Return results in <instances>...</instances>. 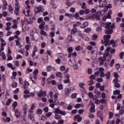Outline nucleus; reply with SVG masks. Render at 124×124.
<instances>
[{
    "label": "nucleus",
    "mask_w": 124,
    "mask_h": 124,
    "mask_svg": "<svg viewBox=\"0 0 124 124\" xmlns=\"http://www.w3.org/2000/svg\"><path fill=\"white\" fill-rule=\"evenodd\" d=\"M14 64L16 65V66H19L20 64H19L18 61H16L14 62Z\"/></svg>",
    "instance_id": "13d9d810"
},
{
    "label": "nucleus",
    "mask_w": 124,
    "mask_h": 124,
    "mask_svg": "<svg viewBox=\"0 0 124 124\" xmlns=\"http://www.w3.org/2000/svg\"><path fill=\"white\" fill-rule=\"evenodd\" d=\"M89 118H90V119H93V118H94V115L93 113H90Z\"/></svg>",
    "instance_id": "603ef678"
},
{
    "label": "nucleus",
    "mask_w": 124,
    "mask_h": 124,
    "mask_svg": "<svg viewBox=\"0 0 124 124\" xmlns=\"http://www.w3.org/2000/svg\"><path fill=\"white\" fill-rule=\"evenodd\" d=\"M44 26H45V22L43 21L42 22L41 25L39 26V28L40 29V30H44L45 28Z\"/></svg>",
    "instance_id": "2eb2a0df"
},
{
    "label": "nucleus",
    "mask_w": 124,
    "mask_h": 124,
    "mask_svg": "<svg viewBox=\"0 0 124 124\" xmlns=\"http://www.w3.org/2000/svg\"><path fill=\"white\" fill-rule=\"evenodd\" d=\"M30 36L31 40L37 41L39 37V34H38L37 32H36V33L34 34V32L33 31H32L30 32Z\"/></svg>",
    "instance_id": "7ed1b4c3"
},
{
    "label": "nucleus",
    "mask_w": 124,
    "mask_h": 124,
    "mask_svg": "<svg viewBox=\"0 0 124 124\" xmlns=\"http://www.w3.org/2000/svg\"><path fill=\"white\" fill-rule=\"evenodd\" d=\"M89 79H90V80H94L95 79V76H94V75H92L90 77H89Z\"/></svg>",
    "instance_id": "58836bf2"
},
{
    "label": "nucleus",
    "mask_w": 124,
    "mask_h": 124,
    "mask_svg": "<svg viewBox=\"0 0 124 124\" xmlns=\"http://www.w3.org/2000/svg\"><path fill=\"white\" fill-rule=\"evenodd\" d=\"M37 112L38 114H39V115H41L42 114V112H43V111L42 110V109L39 108L37 109Z\"/></svg>",
    "instance_id": "c9c22d12"
},
{
    "label": "nucleus",
    "mask_w": 124,
    "mask_h": 124,
    "mask_svg": "<svg viewBox=\"0 0 124 124\" xmlns=\"http://www.w3.org/2000/svg\"><path fill=\"white\" fill-rule=\"evenodd\" d=\"M115 63V60L113 59L109 64V66H110L111 67H112V66H113V65H114V64Z\"/></svg>",
    "instance_id": "f704fd0d"
},
{
    "label": "nucleus",
    "mask_w": 124,
    "mask_h": 124,
    "mask_svg": "<svg viewBox=\"0 0 124 124\" xmlns=\"http://www.w3.org/2000/svg\"><path fill=\"white\" fill-rule=\"evenodd\" d=\"M95 104H100V101L97 99L94 101Z\"/></svg>",
    "instance_id": "680f3d73"
},
{
    "label": "nucleus",
    "mask_w": 124,
    "mask_h": 124,
    "mask_svg": "<svg viewBox=\"0 0 124 124\" xmlns=\"http://www.w3.org/2000/svg\"><path fill=\"white\" fill-rule=\"evenodd\" d=\"M56 75L57 77H59V78H62V73L61 72H57Z\"/></svg>",
    "instance_id": "f3484780"
},
{
    "label": "nucleus",
    "mask_w": 124,
    "mask_h": 124,
    "mask_svg": "<svg viewBox=\"0 0 124 124\" xmlns=\"http://www.w3.org/2000/svg\"><path fill=\"white\" fill-rule=\"evenodd\" d=\"M55 112L56 114H60V115H62L63 116L66 115V112L65 111L61 110V109L59 108H56Z\"/></svg>",
    "instance_id": "423d86ee"
},
{
    "label": "nucleus",
    "mask_w": 124,
    "mask_h": 124,
    "mask_svg": "<svg viewBox=\"0 0 124 124\" xmlns=\"http://www.w3.org/2000/svg\"><path fill=\"white\" fill-rule=\"evenodd\" d=\"M15 113V115L16 118H20V116H21V113L20 111H19V110H18V109L16 110Z\"/></svg>",
    "instance_id": "ddd939ff"
},
{
    "label": "nucleus",
    "mask_w": 124,
    "mask_h": 124,
    "mask_svg": "<svg viewBox=\"0 0 124 124\" xmlns=\"http://www.w3.org/2000/svg\"><path fill=\"white\" fill-rule=\"evenodd\" d=\"M67 39L69 41H70V42H72V41H73V40H72V36L71 35H68Z\"/></svg>",
    "instance_id": "7c9ffc66"
},
{
    "label": "nucleus",
    "mask_w": 124,
    "mask_h": 124,
    "mask_svg": "<svg viewBox=\"0 0 124 124\" xmlns=\"http://www.w3.org/2000/svg\"><path fill=\"white\" fill-rule=\"evenodd\" d=\"M109 55H110V52L109 51H106L103 55V58H104V59H105L106 60L107 57H108Z\"/></svg>",
    "instance_id": "6ab92c4d"
},
{
    "label": "nucleus",
    "mask_w": 124,
    "mask_h": 124,
    "mask_svg": "<svg viewBox=\"0 0 124 124\" xmlns=\"http://www.w3.org/2000/svg\"><path fill=\"white\" fill-rule=\"evenodd\" d=\"M52 112H48V113H46V117H47V118H49V117H51V116L52 115Z\"/></svg>",
    "instance_id": "864d4df0"
},
{
    "label": "nucleus",
    "mask_w": 124,
    "mask_h": 124,
    "mask_svg": "<svg viewBox=\"0 0 124 124\" xmlns=\"http://www.w3.org/2000/svg\"><path fill=\"white\" fill-rule=\"evenodd\" d=\"M33 74L34 75H36L38 74V69H36L35 70V71H33Z\"/></svg>",
    "instance_id": "052dcab7"
},
{
    "label": "nucleus",
    "mask_w": 124,
    "mask_h": 124,
    "mask_svg": "<svg viewBox=\"0 0 124 124\" xmlns=\"http://www.w3.org/2000/svg\"><path fill=\"white\" fill-rule=\"evenodd\" d=\"M8 10L10 12H11L12 11H13V10H14L13 8L12 7V5H11V4H9Z\"/></svg>",
    "instance_id": "cd10ccee"
},
{
    "label": "nucleus",
    "mask_w": 124,
    "mask_h": 124,
    "mask_svg": "<svg viewBox=\"0 0 124 124\" xmlns=\"http://www.w3.org/2000/svg\"><path fill=\"white\" fill-rule=\"evenodd\" d=\"M109 119H112V118H113V112L109 111Z\"/></svg>",
    "instance_id": "49530a36"
},
{
    "label": "nucleus",
    "mask_w": 124,
    "mask_h": 124,
    "mask_svg": "<svg viewBox=\"0 0 124 124\" xmlns=\"http://www.w3.org/2000/svg\"><path fill=\"white\" fill-rule=\"evenodd\" d=\"M29 111L30 112V114H29V118L31 119V121H33L34 120V118L32 116V112L31 109L29 110Z\"/></svg>",
    "instance_id": "a211bd4d"
},
{
    "label": "nucleus",
    "mask_w": 124,
    "mask_h": 124,
    "mask_svg": "<svg viewBox=\"0 0 124 124\" xmlns=\"http://www.w3.org/2000/svg\"><path fill=\"white\" fill-rule=\"evenodd\" d=\"M98 37V36H97V35L93 34L92 36V40H93V41H95V40L97 39Z\"/></svg>",
    "instance_id": "412c9836"
},
{
    "label": "nucleus",
    "mask_w": 124,
    "mask_h": 124,
    "mask_svg": "<svg viewBox=\"0 0 124 124\" xmlns=\"http://www.w3.org/2000/svg\"><path fill=\"white\" fill-rule=\"evenodd\" d=\"M40 12H43V8L42 7L38 6L35 8V14L40 13Z\"/></svg>",
    "instance_id": "6e6552de"
},
{
    "label": "nucleus",
    "mask_w": 124,
    "mask_h": 124,
    "mask_svg": "<svg viewBox=\"0 0 124 124\" xmlns=\"http://www.w3.org/2000/svg\"><path fill=\"white\" fill-rule=\"evenodd\" d=\"M55 119L56 120H61V119H62V116H61V115L56 114Z\"/></svg>",
    "instance_id": "473e14b6"
},
{
    "label": "nucleus",
    "mask_w": 124,
    "mask_h": 124,
    "mask_svg": "<svg viewBox=\"0 0 124 124\" xmlns=\"http://www.w3.org/2000/svg\"><path fill=\"white\" fill-rule=\"evenodd\" d=\"M100 77H105V74L103 72H101L100 75Z\"/></svg>",
    "instance_id": "0e129e2a"
},
{
    "label": "nucleus",
    "mask_w": 124,
    "mask_h": 124,
    "mask_svg": "<svg viewBox=\"0 0 124 124\" xmlns=\"http://www.w3.org/2000/svg\"><path fill=\"white\" fill-rule=\"evenodd\" d=\"M70 79L67 78V79H65V80H64V83L65 84H67V83H70Z\"/></svg>",
    "instance_id": "3c124183"
},
{
    "label": "nucleus",
    "mask_w": 124,
    "mask_h": 124,
    "mask_svg": "<svg viewBox=\"0 0 124 124\" xmlns=\"http://www.w3.org/2000/svg\"><path fill=\"white\" fill-rule=\"evenodd\" d=\"M105 76H106V78L107 79V80H109V79H110V78H111V73H110V72H108L105 74Z\"/></svg>",
    "instance_id": "dca6fc26"
},
{
    "label": "nucleus",
    "mask_w": 124,
    "mask_h": 124,
    "mask_svg": "<svg viewBox=\"0 0 124 124\" xmlns=\"http://www.w3.org/2000/svg\"><path fill=\"white\" fill-rule=\"evenodd\" d=\"M44 20L46 21V22H48V21H50V17H49V16H46L44 17Z\"/></svg>",
    "instance_id": "a18cd8bd"
},
{
    "label": "nucleus",
    "mask_w": 124,
    "mask_h": 124,
    "mask_svg": "<svg viewBox=\"0 0 124 124\" xmlns=\"http://www.w3.org/2000/svg\"><path fill=\"white\" fill-rule=\"evenodd\" d=\"M7 66L8 67H10V68H11V69H13V70H14L16 68L15 66H14V67L12 66V63H8Z\"/></svg>",
    "instance_id": "4be33fe9"
},
{
    "label": "nucleus",
    "mask_w": 124,
    "mask_h": 124,
    "mask_svg": "<svg viewBox=\"0 0 124 124\" xmlns=\"http://www.w3.org/2000/svg\"><path fill=\"white\" fill-rule=\"evenodd\" d=\"M55 62H56V63H57L58 64H61V59H60V58L57 59L55 61Z\"/></svg>",
    "instance_id": "37998d69"
},
{
    "label": "nucleus",
    "mask_w": 124,
    "mask_h": 124,
    "mask_svg": "<svg viewBox=\"0 0 124 124\" xmlns=\"http://www.w3.org/2000/svg\"><path fill=\"white\" fill-rule=\"evenodd\" d=\"M84 112V109H79L78 110V114H83V113Z\"/></svg>",
    "instance_id": "69168bd1"
},
{
    "label": "nucleus",
    "mask_w": 124,
    "mask_h": 124,
    "mask_svg": "<svg viewBox=\"0 0 124 124\" xmlns=\"http://www.w3.org/2000/svg\"><path fill=\"white\" fill-rule=\"evenodd\" d=\"M81 8L82 9H86V3L83 2L81 5Z\"/></svg>",
    "instance_id": "09e8293b"
},
{
    "label": "nucleus",
    "mask_w": 124,
    "mask_h": 124,
    "mask_svg": "<svg viewBox=\"0 0 124 124\" xmlns=\"http://www.w3.org/2000/svg\"><path fill=\"white\" fill-rule=\"evenodd\" d=\"M88 25H89V23L86 21L82 24V25L80 26V28L81 29H85V28H86V27H88Z\"/></svg>",
    "instance_id": "4468645a"
},
{
    "label": "nucleus",
    "mask_w": 124,
    "mask_h": 124,
    "mask_svg": "<svg viewBox=\"0 0 124 124\" xmlns=\"http://www.w3.org/2000/svg\"><path fill=\"white\" fill-rule=\"evenodd\" d=\"M12 87H13L14 88H16V87H17V82H14V83H13L12 84Z\"/></svg>",
    "instance_id": "6e6d98bb"
},
{
    "label": "nucleus",
    "mask_w": 124,
    "mask_h": 124,
    "mask_svg": "<svg viewBox=\"0 0 124 124\" xmlns=\"http://www.w3.org/2000/svg\"><path fill=\"white\" fill-rule=\"evenodd\" d=\"M120 93H121V91L120 90H117L113 91V94H114V95L120 94Z\"/></svg>",
    "instance_id": "b1692460"
},
{
    "label": "nucleus",
    "mask_w": 124,
    "mask_h": 124,
    "mask_svg": "<svg viewBox=\"0 0 124 124\" xmlns=\"http://www.w3.org/2000/svg\"><path fill=\"white\" fill-rule=\"evenodd\" d=\"M60 69L61 71H64L65 67L64 66H61L60 68Z\"/></svg>",
    "instance_id": "de8ad7c7"
},
{
    "label": "nucleus",
    "mask_w": 124,
    "mask_h": 124,
    "mask_svg": "<svg viewBox=\"0 0 124 124\" xmlns=\"http://www.w3.org/2000/svg\"><path fill=\"white\" fill-rule=\"evenodd\" d=\"M77 31V28H74L71 31V34H75Z\"/></svg>",
    "instance_id": "aec40b11"
},
{
    "label": "nucleus",
    "mask_w": 124,
    "mask_h": 124,
    "mask_svg": "<svg viewBox=\"0 0 124 124\" xmlns=\"http://www.w3.org/2000/svg\"><path fill=\"white\" fill-rule=\"evenodd\" d=\"M40 31V34H41V35L47 36V33L46 32H45L44 30H41Z\"/></svg>",
    "instance_id": "5701e85b"
},
{
    "label": "nucleus",
    "mask_w": 124,
    "mask_h": 124,
    "mask_svg": "<svg viewBox=\"0 0 124 124\" xmlns=\"http://www.w3.org/2000/svg\"><path fill=\"white\" fill-rule=\"evenodd\" d=\"M99 7H105L107 5V1L106 0H102V2L99 3Z\"/></svg>",
    "instance_id": "1a4fd4ad"
},
{
    "label": "nucleus",
    "mask_w": 124,
    "mask_h": 124,
    "mask_svg": "<svg viewBox=\"0 0 124 124\" xmlns=\"http://www.w3.org/2000/svg\"><path fill=\"white\" fill-rule=\"evenodd\" d=\"M94 84V82L93 81V80H91L90 81V83L88 84V86H93Z\"/></svg>",
    "instance_id": "a19ab883"
},
{
    "label": "nucleus",
    "mask_w": 124,
    "mask_h": 124,
    "mask_svg": "<svg viewBox=\"0 0 124 124\" xmlns=\"http://www.w3.org/2000/svg\"><path fill=\"white\" fill-rule=\"evenodd\" d=\"M65 16H66L67 17H69V18H72V17H73V16H72V15L69 14L68 13H66L65 14Z\"/></svg>",
    "instance_id": "79ce46f5"
},
{
    "label": "nucleus",
    "mask_w": 124,
    "mask_h": 124,
    "mask_svg": "<svg viewBox=\"0 0 124 124\" xmlns=\"http://www.w3.org/2000/svg\"><path fill=\"white\" fill-rule=\"evenodd\" d=\"M124 107H122L121 109L119 111L120 115H124Z\"/></svg>",
    "instance_id": "a878e982"
},
{
    "label": "nucleus",
    "mask_w": 124,
    "mask_h": 124,
    "mask_svg": "<svg viewBox=\"0 0 124 124\" xmlns=\"http://www.w3.org/2000/svg\"><path fill=\"white\" fill-rule=\"evenodd\" d=\"M1 57H2V60H4V61H5V60H6V56L5 55L4 52H2Z\"/></svg>",
    "instance_id": "bb28decb"
},
{
    "label": "nucleus",
    "mask_w": 124,
    "mask_h": 124,
    "mask_svg": "<svg viewBox=\"0 0 124 124\" xmlns=\"http://www.w3.org/2000/svg\"><path fill=\"white\" fill-rule=\"evenodd\" d=\"M83 86H85V84H84V83H83V82L79 83V87H80V88H81V89H84V87H83Z\"/></svg>",
    "instance_id": "e433bc0d"
},
{
    "label": "nucleus",
    "mask_w": 124,
    "mask_h": 124,
    "mask_svg": "<svg viewBox=\"0 0 124 124\" xmlns=\"http://www.w3.org/2000/svg\"><path fill=\"white\" fill-rule=\"evenodd\" d=\"M124 52H121L119 54V57H120V59H121V60L124 59Z\"/></svg>",
    "instance_id": "2f4dec72"
},
{
    "label": "nucleus",
    "mask_w": 124,
    "mask_h": 124,
    "mask_svg": "<svg viewBox=\"0 0 124 124\" xmlns=\"http://www.w3.org/2000/svg\"><path fill=\"white\" fill-rule=\"evenodd\" d=\"M69 54H71L72 52H73V49H72V47H69L67 49Z\"/></svg>",
    "instance_id": "c756f323"
},
{
    "label": "nucleus",
    "mask_w": 124,
    "mask_h": 124,
    "mask_svg": "<svg viewBox=\"0 0 124 124\" xmlns=\"http://www.w3.org/2000/svg\"><path fill=\"white\" fill-rule=\"evenodd\" d=\"M91 31H92V30L91 29V28H86L84 30V32H87V33H89V32H91Z\"/></svg>",
    "instance_id": "c85d7f7f"
},
{
    "label": "nucleus",
    "mask_w": 124,
    "mask_h": 124,
    "mask_svg": "<svg viewBox=\"0 0 124 124\" xmlns=\"http://www.w3.org/2000/svg\"><path fill=\"white\" fill-rule=\"evenodd\" d=\"M99 61L100 62V65H103V64H104V62L106 61V59L103 57H100L99 58Z\"/></svg>",
    "instance_id": "9b49d317"
},
{
    "label": "nucleus",
    "mask_w": 124,
    "mask_h": 124,
    "mask_svg": "<svg viewBox=\"0 0 124 124\" xmlns=\"http://www.w3.org/2000/svg\"><path fill=\"white\" fill-rule=\"evenodd\" d=\"M49 57L47 53H44L43 56V60L46 63H48Z\"/></svg>",
    "instance_id": "0eeeda50"
},
{
    "label": "nucleus",
    "mask_w": 124,
    "mask_h": 124,
    "mask_svg": "<svg viewBox=\"0 0 124 124\" xmlns=\"http://www.w3.org/2000/svg\"><path fill=\"white\" fill-rule=\"evenodd\" d=\"M115 28V24L111 22H107L105 26V33L106 34H112L113 33V29Z\"/></svg>",
    "instance_id": "f03ea898"
},
{
    "label": "nucleus",
    "mask_w": 124,
    "mask_h": 124,
    "mask_svg": "<svg viewBox=\"0 0 124 124\" xmlns=\"http://www.w3.org/2000/svg\"><path fill=\"white\" fill-rule=\"evenodd\" d=\"M110 38H111V35H105L104 36V42H103V41H102L103 44H104L105 46H108V45H111V44H113V47H115V45L116 44V43H115V41L114 40H111L110 41Z\"/></svg>",
    "instance_id": "f257e3e1"
},
{
    "label": "nucleus",
    "mask_w": 124,
    "mask_h": 124,
    "mask_svg": "<svg viewBox=\"0 0 124 124\" xmlns=\"http://www.w3.org/2000/svg\"><path fill=\"white\" fill-rule=\"evenodd\" d=\"M10 103H11V99H8L6 103V105H7V106H9Z\"/></svg>",
    "instance_id": "72a5a7b5"
},
{
    "label": "nucleus",
    "mask_w": 124,
    "mask_h": 124,
    "mask_svg": "<svg viewBox=\"0 0 124 124\" xmlns=\"http://www.w3.org/2000/svg\"><path fill=\"white\" fill-rule=\"evenodd\" d=\"M95 18L96 20H97L98 21H100V16L98 15V14L97 13L95 15Z\"/></svg>",
    "instance_id": "393cba45"
},
{
    "label": "nucleus",
    "mask_w": 124,
    "mask_h": 124,
    "mask_svg": "<svg viewBox=\"0 0 124 124\" xmlns=\"http://www.w3.org/2000/svg\"><path fill=\"white\" fill-rule=\"evenodd\" d=\"M84 124H89L90 123H91V121H90V120L89 119H86L84 121Z\"/></svg>",
    "instance_id": "4c0bfd02"
},
{
    "label": "nucleus",
    "mask_w": 124,
    "mask_h": 124,
    "mask_svg": "<svg viewBox=\"0 0 124 124\" xmlns=\"http://www.w3.org/2000/svg\"><path fill=\"white\" fill-rule=\"evenodd\" d=\"M113 74L114 75L115 78H119V75L118 74V72H114Z\"/></svg>",
    "instance_id": "5fc2aeb1"
},
{
    "label": "nucleus",
    "mask_w": 124,
    "mask_h": 124,
    "mask_svg": "<svg viewBox=\"0 0 124 124\" xmlns=\"http://www.w3.org/2000/svg\"><path fill=\"white\" fill-rule=\"evenodd\" d=\"M81 49V46H78L76 47V51H80Z\"/></svg>",
    "instance_id": "338daca9"
},
{
    "label": "nucleus",
    "mask_w": 124,
    "mask_h": 124,
    "mask_svg": "<svg viewBox=\"0 0 124 124\" xmlns=\"http://www.w3.org/2000/svg\"><path fill=\"white\" fill-rule=\"evenodd\" d=\"M29 85L30 83H29V82L27 81V80H25L24 81V84H23V89H24V90L28 89V88H29Z\"/></svg>",
    "instance_id": "f8f14e48"
},
{
    "label": "nucleus",
    "mask_w": 124,
    "mask_h": 124,
    "mask_svg": "<svg viewBox=\"0 0 124 124\" xmlns=\"http://www.w3.org/2000/svg\"><path fill=\"white\" fill-rule=\"evenodd\" d=\"M74 90V87L72 88V89H71V88L70 87L69 88H66L65 89V95L64 96L65 97H66V96H67V95H69V94L70 93H71V91Z\"/></svg>",
    "instance_id": "39448f33"
},
{
    "label": "nucleus",
    "mask_w": 124,
    "mask_h": 124,
    "mask_svg": "<svg viewBox=\"0 0 124 124\" xmlns=\"http://www.w3.org/2000/svg\"><path fill=\"white\" fill-rule=\"evenodd\" d=\"M89 111L91 112V113H94L95 112V109L92 108H90Z\"/></svg>",
    "instance_id": "ea45409f"
},
{
    "label": "nucleus",
    "mask_w": 124,
    "mask_h": 124,
    "mask_svg": "<svg viewBox=\"0 0 124 124\" xmlns=\"http://www.w3.org/2000/svg\"><path fill=\"white\" fill-rule=\"evenodd\" d=\"M18 0H15L16 1V5H15V14L16 15V16H18L19 15V10H20V6H19V1H18Z\"/></svg>",
    "instance_id": "20e7f679"
},
{
    "label": "nucleus",
    "mask_w": 124,
    "mask_h": 124,
    "mask_svg": "<svg viewBox=\"0 0 124 124\" xmlns=\"http://www.w3.org/2000/svg\"><path fill=\"white\" fill-rule=\"evenodd\" d=\"M42 22H43V19H42V18L39 17V18L38 19V23L39 24H40V23H42Z\"/></svg>",
    "instance_id": "8fccbe9b"
},
{
    "label": "nucleus",
    "mask_w": 124,
    "mask_h": 124,
    "mask_svg": "<svg viewBox=\"0 0 124 124\" xmlns=\"http://www.w3.org/2000/svg\"><path fill=\"white\" fill-rule=\"evenodd\" d=\"M79 13L80 15H84V13H85V11H84V10H81L79 12Z\"/></svg>",
    "instance_id": "4d7b16f0"
},
{
    "label": "nucleus",
    "mask_w": 124,
    "mask_h": 124,
    "mask_svg": "<svg viewBox=\"0 0 124 124\" xmlns=\"http://www.w3.org/2000/svg\"><path fill=\"white\" fill-rule=\"evenodd\" d=\"M38 96L39 97H41V96H46V91H43L42 90H40L39 93L38 94Z\"/></svg>",
    "instance_id": "9d476101"
},
{
    "label": "nucleus",
    "mask_w": 124,
    "mask_h": 124,
    "mask_svg": "<svg viewBox=\"0 0 124 124\" xmlns=\"http://www.w3.org/2000/svg\"><path fill=\"white\" fill-rule=\"evenodd\" d=\"M117 110H120L121 109V104L118 103L117 106Z\"/></svg>",
    "instance_id": "bf43d9fd"
},
{
    "label": "nucleus",
    "mask_w": 124,
    "mask_h": 124,
    "mask_svg": "<svg viewBox=\"0 0 124 124\" xmlns=\"http://www.w3.org/2000/svg\"><path fill=\"white\" fill-rule=\"evenodd\" d=\"M92 98L93 100L95 101L96 100H97V96H96V95H94V96L93 95Z\"/></svg>",
    "instance_id": "e2e57ef3"
},
{
    "label": "nucleus",
    "mask_w": 124,
    "mask_h": 124,
    "mask_svg": "<svg viewBox=\"0 0 124 124\" xmlns=\"http://www.w3.org/2000/svg\"><path fill=\"white\" fill-rule=\"evenodd\" d=\"M17 105H18V103H17L16 101L14 102L12 104V107H17Z\"/></svg>",
    "instance_id": "c03bdc74"
},
{
    "label": "nucleus",
    "mask_w": 124,
    "mask_h": 124,
    "mask_svg": "<svg viewBox=\"0 0 124 124\" xmlns=\"http://www.w3.org/2000/svg\"><path fill=\"white\" fill-rule=\"evenodd\" d=\"M50 35L51 37H54V36H55V32H50Z\"/></svg>",
    "instance_id": "774afa93"
}]
</instances>
